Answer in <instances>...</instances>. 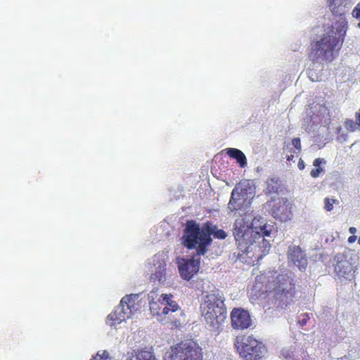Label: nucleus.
<instances>
[{
  "label": "nucleus",
  "mask_w": 360,
  "mask_h": 360,
  "mask_svg": "<svg viewBox=\"0 0 360 360\" xmlns=\"http://www.w3.org/2000/svg\"><path fill=\"white\" fill-rule=\"evenodd\" d=\"M273 229L264 218L257 216L250 223L244 219L236 220L233 236L240 251L255 262L269 253L271 244L264 237L270 236Z\"/></svg>",
  "instance_id": "nucleus-1"
},
{
  "label": "nucleus",
  "mask_w": 360,
  "mask_h": 360,
  "mask_svg": "<svg viewBox=\"0 0 360 360\" xmlns=\"http://www.w3.org/2000/svg\"><path fill=\"white\" fill-rule=\"evenodd\" d=\"M212 235L219 239L225 238V231L217 229L212 222L207 221L200 228L195 221L189 220L186 223L181 244L189 250L195 249L197 255H204L212 241Z\"/></svg>",
  "instance_id": "nucleus-2"
},
{
  "label": "nucleus",
  "mask_w": 360,
  "mask_h": 360,
  "mask_svg": "<svg viewBox=\"0 0 360 360\" xmlns=\"http://www.w3.org/2000/svg\"><path fill=\"white\" fill-rule=\"evenodd\" d=\"M266 279L265 289L270 303L277 309H286L292 302L296 292L292 278L287 274L275 276L262 274L256 277L257 282H264Z\"/></svg>",
  "instance_id": "nucleus-3"
},
{
  "label": "nucleus",
  "mask_w": 360,
  "mask_h": 360,
  "mask_svg": "<svg viewBox=\"0 0 360 360\" xmlns=\"http://www.w3.org/2000/svg\"><path fill=\"white\" fill-rule=\"evenodd\" d=\"M345 22L341 25V28L335 33L334 36L333 27H332L327 34H324L321 40L312 46L309 56L313 61L317 60L319 58L328 59L329 56H333V51L340 48L346 33Z\"/></svg>",
  "instance_id": "nucleus-4"
},
{
  "label": "nucleus",
  "mask_w": 360,
  "mask_h": 360,
  "mask_svg": "<svg viewBox=\"0 0 360 360\" xmlns=\"http://www.w3.org/2000/svg\"><path fill=\"white\" fill-rule=\"evenodd\" d=\"M223 297L217 291L207 292L200 304V310L207 323L217 328L225 321Z\"/></svg>",
  "instance_id": "nucleus-5"
},
{
  "label": "nucleus",
  "mask_w": 360,
  "mask_h": 360,
  "mask_svg": "<svg viewBox=\"0 0 360 360\" xmlns=\"http://www.w3.org/2000/svg\"><path fill=\"white\" fill-rule=\"evenodd\" d=\"M234 347L240 357L244 360H259L266 351L262 342L258 340L252 334L237 335Z\"/></svg>",
  "instance_id": "nucleus-6"
},
{
  "label": "nucleus",
  "mask_w": 360,
  "mask_h": 360,
  "mask_svg": "<svg viewBox=\"0 0 360 360\" xmlns=\"http://www.w3.org/2000/svg\"><path fill=\"white\" fill-rule=\"evenodd\" d=\"M172 294H162L157 301L150 302V311L153 316H157L160 321L171 323L177 326L180 321L171 314L180 310V307L176 301L172 300Z\"/></svg>",
  "instance_id": "nucleus-7"
},
{
  "label": "nucleus",
  "mask_w": 360,
  "mask_h": 360,
  "mask_svg": "<svg viewBox=\"0 0 360 360\" xmlns=\"http://www.w3.org/2000/svg\"><path fill=\"white\" fill-rule=\"evenodd\" d=\"M138 297L139 295L136 294L123 297L120 304L108 316L107 323L113 326L131 318L139 309V304L136 302Z\"/></svg>",
  "instance_id": "nucleus-8"
},
{
  "label": "nucleus",
  "mask_w": 360,
  "mask_h": 360,
  "mask_svg": "<svg viewBox=\"0 0 360 360\" xmlns=\"http://www.w3.org/2000/svg\"><path fill=\"white\" fill-rule=\"evenodd\" d=\"M255 195V188L250 180H243L236 184L233 188L229 202L231 210H239L251 203Z\"/></svg>",
  "instance_id": "nucleus-9"
},
{
  "label": "nucleus",
  "mask_w": 360,
  "mask_h": 360,
  "mask_svg": "<svg viewBox=\"0 0 360 360\" xmlns=\"http://www.w3.org/2000/svg\"><path fill=\"white\" fill-rule=\"evenodd\" d=\"M167 360H202V349L194 342L181 341L172 346Z\"/></svg>",
  "instance_id": "nucleus-10"
},
{
  "label": "nucleus",
  "mask_w": 360,
  "mask_h": 360,
  "mask_svg": "<svg viewBox=\"0 0 360 360\" xmlns=\"http://www.w3.org/2000/svg\"><path fill=\"white\" fill-rule=\"evenodd\" d=\"M177 264L180 276L184 280L190 281L200 269V259L179 258Z\"/></svg>",
  "instance_id": "nucleus-11"
},
{
  "label": "nucleus",
  "mask_w": 360,
  "mask_h": 360,
  "mask_svg": "<svg viewBox=\"0 0 360 360\" xmlns=\"http://www.w3.org/2000/svg\"><path fill=\"white\" fill-rule=\"evenodd\" d=\"M231 322L233 328L245 330L252 325V319L249 312L241 308H235L231 313Z\"/></svg>",
  "instance_id": "nucleus-12"
},
{
  "label": "nucleus",
  "mask_w": 360,
  "mask_h": 360,
  "mask_svg": "<svg viewBox=\"0 0 360 360\" xmlns=\"http://www.w3.org/2000/svg\"><path fill=\"white\" fill-rule=\"evenodd\" d=\"M335 273L340 278L351 280L354 276V269L352 262L344 255L336 256Z\"/></svg>",
  "instance_id": "nucleus-13"
},
{
  "label": "nucleus",
  "mask_w": 360,
  "mask_h": 360,
  "mask_svg": "<svg viewBox=\"0 0 360 360\" xmlns=\"http://www.w3.org/2000/svg\"><path fill=\"white\" fill-rule=\"evenodd\" d=\"M288 259L297 266L300 271L305 270L308 264L305 254L298 245L289 246Z\"/></svg>",
  "instance_id": "nucleus-14"
},
{
  "label": "nucleus",
  "mask_w": 360,
  "mask_h": 360,
  "mask_svg": "<svg viewBox=\"0 0 360 360\" xmlns=\"http://www.w3.org/2000/svg\"><path fill=\"white\" fill-rule=\"evenodd\" d=\"M271 214L275 218L281 221H286L290 218V210L288 204L283 200L275 201L271 209Z\"/></svg>",
  "instance_id": "nucleus-15"
},
{
  "label": "nucleus",
  "mask_w": 360,
  "mask_h": 360,
  "mask_svg": "<svg viewBox=\"0 0 360 360\" xmlns=\"http://www.w3.org/2000/svg\"><path fill=\"white\" fill-rule=\"evenodd\" d=\"M327 3L331 13L337 16L345 15L349 4L348 0H328Z\"/></svg>",
  "instance_id": "nucleus-16"
},
{
  "label": "nucleus",
  "mask_w": 360,
  "mask_h": 360,
  "mask_svg": "<svg viewBox=\"0 0 360 360\" xmlns=\"http://www.w3.org/2000/svg\"><path fill=\"white\" fill-rule=\"evenodd\" d=\"M125 360H157L154 353L146 349H134L128 352Z\"/></svg>",
  "instance_id": "nucleus-17"
},
{
  "label": "nucleus",
  "mask_w": 360,
  "mask_h": 360,
  "mask_svg": "<svg viewBox=\"0 0 360 360\" xmlns=\"http://www.w3.org/2000/svg\"><path fill=\"white\" fill-rule=\"evenodd\" d=\"M166 278V263L164 261H158L154 263V270L150 277L152 282H163Z\"/></svg>",
  "instance_id": "nucleus-18"
},
{
  "label": "nucleus",
  "mask_w": 360,
  "mask_h": 360,
  "mask_svg": "<svg viewBox=\"0 0 360 360\" xmlns=\"http://www.w3.org/2000/svg\"><path fill=\"white\" fill-rule=\"evenodd\" d=\"M226 155L230 158L235 160L240 168H245L248 165V161L245 155L239 149L233 148H226Z\"/></svg>",
  "instance_id": "nucleus-19"
},
{
  "label": "nucleus",
  "mask_w": 360,
  "mask_h": 360,
  "mask_svg": "<svg viewBox=\"0 0 360 360\" xmlns=\"http://www.w3.org/2000/svg\"><path fill=\"white\" fill-rule=\"evenodd\" d=\"M222 152L223 150L214 155L211 167L212 174L216 176L217 178H219V176H222L225 172V165L223 162Z\"/></svg>",
  "instance_id": "nucleus-20"
},
{
  "label": "nucleus",
  "mask_w": 360,
  "mask_h": 360,
  "mask_svg": "<svg viewBox=\"0 0 360 360\" xmlns=\"http://www.w3.org/2000/svg\"><path fill=\"white\" fill-rule=\"evenodd\" d=\"M323 160L321 158H316L314 160L313 165L316 168L313 169L310 172V174L313 178L318 177L323 172V169L320 167V165L322 163Z\"/></svg>",
  "instance_id": "nucleus-21"
},
{
  "label": "nucleus",
  "mask_w": 360,
  "mask_h": 360,
  "mask_svg": "<svg viewBox=\"0 0 360 360\" xmlns=\"http://www.w3.org/2000/svg\"><path fill=\"white\" fill-rule=\"evenodd\" d=\"M338 203V200L336 199H330L326 198L324 199V208L326 211L330 212L333 209V204Z\"/></svg>",
  "instance_id": "nucleus-22"
},
{
  "label": "nucleus",
  "mask_w": 360,
  "mask_h": 360,
  "mask_svg": "<svg viewBox=\"0 0 360 360\" xmlns=\"http://www.w3.org/2000/svg\"><path fill=\"white\" fill-rule=\"evenodd\" d=\"M345 129L349 131H354L357 129L355 122L350 119H346L344 122Z\"/></svg>",
  "instance_id": "nucleus-23"
},
{
  "label": "nucleus",
  "mask_w": 360,
  "mask_h": 360,
  "mask_svg": "<svg viewBox=\"0 0 360 360\" xmlns=\"http://www.w3.org/2000/svg\"><path fill=\"white\" fill-rule=\"evenodd\" d=\"M91 360H110L109 353L107 351H103L101 354L98 353Z\"/></svg>",
  "instance_id": "nucleus-24"
},
{
  "label": "nucleus",
  "mask_w": 360,
  "mask_h": 360,
  "mask_svg": "<svg viewBox=\"0 0 360 360\" xmlns=\"http://www.w3.org/2000/svg\"><path fill=\"white\" fill-rule=\"evenodd\" d=\"M309 319H310V317H309V315L308 313L302 314H300V316L299 317L298 323L300 326H304L307 325Z\"/></svg>",
  "instance_id": "nucleus-25"
},
{
  "label": "nucleus",
  "mask_w": 360,
  "mask_h": 360,
  "mask_svg": "<svg viewBox=\"0 0 360 360\" xmlns=\"http://www.w3.org/2000/svg\"><path fill=\"white\" fill-rule=\"evenodd\" d=\"M292 144L293 145L295 148L298 150V153H300L301 151V149H302L300 139V138H294L292 140Z\"/></svg>",
  "instance_id": "nucleus-26"
},
{
  "label": "nucleus",
  "mask_w": 360,
  "mask_h": 360,
  "mask_svg": "<svg viewBox=\"0 0 360 360\" xmlns=\"http://www.w3.org/2000/svg\"><path fill=\"white\" fill-rule=\"evenodd\" d=\"M352 16L356 19L360 18V2L354 7L352 11Z\"/></svg>",
  "instance_id": "nucleus-27"
},
{
  "label": "nucleus",
  "mask_w": 360,
  "mask_h": 360,
  "mask_svg": "<svg viewBox=\"0 0 360 360\" xmlns=\"http://www.w3.org/2000/svg\"><path fill=\"white\" fill-rule=\"evenodd\" d=\"M324 112L327 114V117L324 120V124L327 126H329L330 124V115L329 110L327 108H324Z\"/></svg>",
  "instance_id": "nucleus-28"
},
{
  "label": "nucleus",
  "mask_w": 360,
  "mask_h": 360,
  "mask_svg": "<svg viewBox=\"0 0 360 360\" xmlns=\"http://www.w3.org/2000/svg\"><path fill=\"white\" fill-rule=\"evenodd\" d=\"M355 117H356L355 124L357 127V129H360V110H359L358 112H356L355 113Z\"/></svg>",
  "instance_id": "nucleus-29"
},
{
  "label": "nucleus",
  "mask_w": 360,
  "mask_h": 360,
  "mask_svg": "<svg viewBox=\"0 0 360 360\" xmlns=\"http://www.w3.org/2000/svg\"><path fill=\"white\" fill-rule=\"evenodd\" d=\"M290 155H286V160L288 161H290V160H292V159L294 158V153H295V150H293L292 148L290 149Z\"/></svg>",
  "instance_id": "nucleus-30"
},
{
  "label": "nucleus",
  "mask_w": 360,
  "mask_h": 360,
  "mask_svg": "<svg viewBox=\"0 0 360 360\" xmlns=\"http://www.w3.org/2000/svg\"><path fill=\"white\" fill-rule=\"evenodd\" d=\"M297 167L298 168L300 169V170H303L305 167V164L304 162V161L302 160V159H300L299 162H298V165H297Z\"/></svg>",
  "instance_id": "nucleus-31"
},
{
  "label": "nucleus",
  "mask_w": 360,
  "mask_h": 360,
  "mask_svg": "<svg viewBox=\"0 0 360 360\" xmlns=\"http://www.w3.org/2000/svg\"><path fill=\"white\" fill-rule=\"evenodd\" d=\"M356 236L355 235H352L348 238L347 241L349 243H353L356 241Z\"/></svg>",
  "instance_id": "nucleus-32"
},
{
  "label": "nucleus",
  "mask_w": 360,
  "mask_h": 360,
  "mask_svg": "<svg viewBox=\"0 0 360 360\" xmlns=\"http://www.w3.org/2000/svg\"><path fill=\"white\" fill-rule=\"evenodd\" d=\"M349 231L352 235H354L356 232V229L355 227L352 226L349 229Z\"/></svg>",
  "instance_id": "nucleus-33"
},
{
  "label": "nucleus",
  "mask_w": 360,
  "mask_h": 360,
  "mask_svg": "<svg viewBox=\"0 0 360 360\" xmlns=\"http://www.w3.org/2000/svg\"><path fill=\"white\" fill-rule=\"evenodd\" d=\"M358 243H359V244L360 245V237H359V239H358Z\"/></svg>",
  "instance_id": "nucleus-34"
},
{
  "label": "nucleus",
  "mask_w": 360,
  "mask_h": 360,
  "mask_svg": "<svg viewBox=\"0 0 360 360\" xmlns=\"http://www.w3.org/2000/svg\"><path fill=\"white\" fill-rule=\"evenodd\" d=\"M358 26L360 27V22H359Z\"/></svg>",
  "instance_id": "nucleus-35"
}]
</instances>
